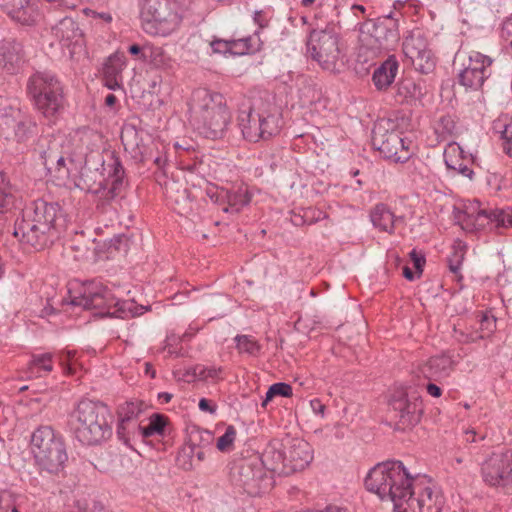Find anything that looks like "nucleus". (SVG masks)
<instances>
[{
  "mask_svg": "<svg viewBox=\"0 0 512 512\" xmlns=\"http://www.w3.org/2000/svg\"><path fill=\"white\" fill-rule=\"evenodd\" d=\"M365 487L394 512H441L445 503L440 487L428 476H410L400 461L377 464L365 478Z\"/></svg>",
  "mask_w": 512,
  "mask_h": 512,
  "instance_id": "1",
  "label": "nucleus"
},
{
  "mask_svg": "<svg viewBox=\"0 0 512 512\" xmlns=\"http://www.w3.org/2000/svg\"><path fill=\"white\" fill-rule=\"evenodd\" d=\"M189 121L204 137L222 138L230 124L231 113L223 95L199 88L193 91L189 101Z\"/></svg>",
  "mask_w": 512,
  "mask_h": 512,
  "instance_id": "2",
  "label": "nucleus"
},
{
  "mask_svg": "<svg viewBox=\"0 0 512 512\" xmlns=\"http://www.w3.org/2000/svg\"><path fill=\"white\" fill-rule=\"evenodd\" d=\"M108 416L109 410L106 405L83 399L69 413L68 426L81 443L97 445L112 434Z\"/></svg>",
  "mask_w": 512,
  "mask_h": 512,
  "instance_id": "3",
  "label": "nucleus"
},
{
  "mask_svg": "<svg viewBox=\"0 0 512 512\" xmlns=\"http://www.w3.org/2000/svg\"><path fill=\"white\" fill-rule=\"evenodd\" d=\"M71 305L81 306L86 310H98L101 316L126 319L143 314L146 309L138 307L133 301H120L112 291L102 284H90L80 296L71 298Z\"/></svg>",
  "mask_w": 512,
  "mask_h": 512,
  "instance_id": "4",
  "label": "nucleus"
},
{
  "mask_svg": "<svg viewBox=\"0 0 512 512\" xmlns=\"http://www.w3.org/2000/svg\"><path fill=\"white\" fill-rule=\"evenodd\" d=\"M307 53L323 70L339 72L345 66L344 46L334 25L310 31Z\"/></svg>",
  "mask_w": 512,
  "mask_h": 512,
  "instance_id": "5",
  "label": "nucleus"
},
{
  "mask_svg": "<svg viewBox=\"0 0 512 512\" xmlns=\"http://www.w3.org/2000/svg\"><path fill=\"white\" fill-rule=\"evenodd\" d=\"M30 450L35 465L49 473H58L68 459L65 444L49 425H40L30 436Z\"/></svg>",
  "mask_w": 512,
  "mask_h": 512,
  "instance_id": "6",
  "label": "nucleus"
},
{
  "mask_svg": "<svg viewBox=\"0 0 512 512\" xmlns=\"http://www.w3.org/2000/svg\"><path fill=\"white\" fill-rule=\"evenodd\" d=\"M399 40L398 24L388 14L377 22L366 21L360 27V52L367 58H375L392 49Z\"/></svg>",
  "mask_w": 512,
  "mask_h": 512,
  "instance_id": "7",
  "label": "nucleus"
},
{
  "mask_svg": "<svg viewBox=\"0 0 512 512\" xmlns=\"http://www.w3.org/2000/svg\"><path fill=\"white\" fill-rule=\"evenodd\" d=\"M141 17L146 33L164 37L174 32L181 23L180 15L169 0H144Z\"/></svg>",
  "mask_w": 512,
  "mask_h": 512,
  "instance_id": "8",
  "label": "nucleus"
},
{
  "mask_svg": "<svg viewBox=\"0 0 512 512\" xmlns=\"http://www.w3.org/2000/svg\"><path fill=\"white\" fill-rule=\"evenodd\" d=\"M230 478L235 486L242 488L251 496L265 493L273 486L272 475L263 469L258 456L234 463L230 470Z\"/></svg>",
  "mask_w": 512,
  "mask_h": 512,
  "instance_id": "9",
  "label": "nucleus"
},
{
  "mask_svg": "<svg viewBox=\"0 0 512 512\" xmlns=\"http://www.w3.org/2000/svg\"><path fill=\"white\" fill-rule=\"evenodd\" d=\"M28 91L44 117L53 118L63 109L62 87L52 75H33L28 83Z\"/></svg>",
  "mask_w": 512,
  "mask_h": 512,
  "instance_id": "10",
  "label": "nucleus"
},
{
  "mask_svg": "<svg viewBox=\"0 0 512 512\" xmlns=\"http://www.w3.org/2000/svg\"><path fill=\"white\" fill-rule=\"evenodd\" d=\"M394 128L391 120L378 121L372 130V144L384 158L403 163L411 156L409 142Z\"/></svg>",
  "mask_w": 512,
  "mask_h": 512,
  "instance_id": "11",
  "label": "nucleus"
},
{
  "mask_svg": "<svg viewBox=\"0 0 512 512\" xmlns=\"http://www.w3.org/2000/svg\"><path fill=\"white\" fill-rule=\"evenodd\" d=\"M390 406L398 419V425L405 430L417 425L423 414V402L415 389H398L390 399Z\"/></svg>",
  "mask_w": 512,
  "mask_h": 512,
  "instance_id": "12",
  "label": "nucleus"
},
{
  "mask_svg": "<svg viewBox=\"0 0 512 512\" xmlns=\"http://www.w3.org/2000/svg\"><path fill=\"white\" fill-rule=\"evenodd\" d=\"M461 214L462 216H458V219L462 224V228L468 231L479 229L488 223H494L496 228L512 225L511 214H507L504 210L487 211L481 209L480 202L477 200L466 206Z\"/></svg>",
  "mask_w": 512,
  "mask_h": 512,
  "instance_id": "13",
  "label": "nucleus"
},
{
  "mask_svg": "<svg viewBox=\"0 0 512 512\" xmlns=\"http://www.w3.org/2000/svg\"><path fill=\"white\" fill-rule=\"evenodd\" d=\"M402 49L405 57L411 61L416 70L429 73L434 69L435 58L420 30H414L405 37Z\"/></svg>",
  "mask_w": 512,
  "mask_h": 512,
  "instance_id": "14",
  "label": "nucleus"
},
{
  "mask_svg": "<svg viewBox=\"0 0 512 512\" xmlns=\"http://www.w3.org/2000/svg\"><path fill=\"white\" fill-rule=\"evenodd\" d=\"M58 43L69 50L70 56L81 52L84 47V33L79 24L70 17L61 19L51 30Z\"/></svg>",
  "mask_w": 512,
  "mask_h": 512,
  "instance_id": "15",
  "label": "nucleus"
},
{
  "mask_svg": "<svg viewBox=\"0 0 512 512\" xmlns=\"http://www.w3.org/2000/svg\"><path fill=\"white\" fill-rule=\"evenodd\" d=\"M164 189L166 198L177 214L187 218L195 215L197 203L185 183L171 179L164 182Z\"/></svg>",
  "mask_w": 512,
  "mask_h": 512,
  "instance_id": "16",
  "label": "nucleus"
},
{
  "mask_svg": "<svg viewBox=\"0 0 512 512\" xmlns=\"http://www.w3.org/2000/svg\"><path fill=\"white\" fill-rule=\"evenodd\" d=\"M26 218H29L38 229L43 230L52 239L57 237L55 221L58 213V206L53 203H47L43 200H37L27 206L22 212Z\"/></svg>",
  "mask_w": 512,
  "mask_h": 512,
  "instance_id": "17",
  "label": "nucleus"
},
{
  "mask_svg": "<svg viewBox=\"0 0 512 512\" xmlns=\"http://www.w3.org/2000/svg\"><path fill=\"white\" fill-rule=\"evenodd\" d=\"M512 454L506 452L494 453L481 466L483 481L490 486L504 485L512 473Z\"/></svg>",
  "mask_w": 512,
  "mask_h": 512,
  "instance_id": "18",
  "label": "nucleus"
},
{
  "mask_svg": "<svg viewBox=\"0 0 512 512\" xmlns=\"http://www.w3.org/2000/svg\"><path fill=\"white\" fill-rule=\"evenodd\" d=\"M13 235L23 245L32 247L35 250H42L54 241L51 236L40 230V228L38 229V226L29 218H26L23 213L21 219H18L15 223Z\"/></svg>",
  "mask_w": 512,
  "mask_h": 512,
  "instance_id": "19",
  "label": "nucleus"
},
{
  "mask_svg": "<svg viewBox=\"0 0 512 512\" xmlns=\"http://www.w3.org/2000/svg\"><path fill=\"white\" fill-rule=\"evenodd\" d=\"M491 63V58L479 52H474L469 56L468 65L459 73L460 84L467 88H480L487 78L486 68L489 67Z\"/></svg>",
  "mask_w": 512,
  "mask_h": 512,
  "instance_id": "20",
  "label": "nucleus"
},
{
  "mask_svg": "<svg viewBox=\"0 0 512 512\" xmlns=\"http://www.w3.org/2000/svg\"><path fill=\"white\" fill-rule=\"evenodd\" d=\"M284 448L288 474L304 470L313 460V450L303 439H287Z\"/></svg>",
  "mask_w": 512,
  "mask_h": 512,
  "instance_id": "21",
  "label": "nucleus"
},
{
  "mask_svg": "<svg viewBox=\"0 0 512 512\" xmlns=\"http://www.w3.org/2000/svg\"><path fill=\"white\" fill-rule=\"evenodd\" d=\"M67 146L69 142L64 135L42 136L33 148V155L46 168Z\"/></svg>",
  "mask_w": 512,
  "mask_h": 512,
  "instance_id": "22",
  "label": "nucleus"
},
{
  "mask_svg": "<svg viewBox=\"0 0 512 512\" xmlns=\"http://www.w3.org/2000/svg\"><path fill=\"white\" fill-rule=\"evenodd\" d=\"M284 447L285 442L272 441L259 457L263 469L269 472L270 475L272 473L288 475L286 448Z\"/></svg>",
  "mask_w": 512,
  "mask_h": 512,
  "instance_id": "23",
  "label": "nucleus"
},
{
  "mask_svg": "<svg viewBox=\"0 0 512 512\" xmlns=\"http://www.w3.org/2000/svg\"><path fill=\"white\" fill-rule=\"evenodd\" d=\"M146 405L142 401L126 402L119 406L117 410L118 427L117 434L120 438L124 439L138 429L136 420L139 415L144 411Z\"/></svg>",
  "mask_w": 512,
  "mask_h": 512,
  "instance_id": "24",
  "label": "nucleus"
},
{
  "mask_svg": "<svg viewBox=\"0 0 512 512\" xmlns=\"http://www.w3.org/2000/svg\"><path fill=\"white\" fill-rule=\"evenodd\" d=\"M24 63L22 45L15 40H3L0 43V68L6 72L16 73Z\"/></svg>",
  "mask_w": 512,
  "mask_h": 512,
  "instance_id": "25",
  "label": "nucleus"
},
{
  "mask_svg": "<svg viewBox=\"0 0 512 512\" xmlns=\"http://www.w3.org/2000/svg\"><path fill=\"white\" fill-rule=\"evenodd\" d=\"M456 362L448 354L433 356L420 368L423 376L429 380H441L447 378L454 370Z\"/></svg>",
  "mask_w": 512,
  "mask_h": 512,
  "instance_id": "26",
  "label": "nucleus"
},
{
  "mask_svg": "<svg viewBox=\"0 0 512 512\" xmlns=\"http://www.w3.org/2000/svg\"><path fill=\"white\" fill-rule=\"evenodd\" d=\"M444 161L448 169L472 179L473 170L469 167L472 159L464 155L463 149L457 143H449L444 150Z\"/></svg>",
  "mask_w": 512,
  "mask_h": 512,
  "instance_id": "27",
  "label": "nucleus"
},
{
  "mask_svg": "<svg viewBox=\"0 0 512 512\" xmlns=\"http://www.w3.org/2000/svg\"><path fill=\"white\" fill-rule=\"evenodd\" d=\"M398 67V62L394 56L385 60L373 72L372 81L375 87L380 91L388 89L397 75Z\"/></svg>",
  "mask_w": 512,
  "mask_h": 512,
  "instance_id": "28",
  "label": "nucleus"
},
{
  "mask_svg": "<svg viewBox=\"0 0 512 512\" xmlns=\"http://www.w3.org/2000/svg\"><path fill=\"white\" fill-rule=\"evenodd\" d=\"M239 127L243 137L250 142L262 140L260 115L254 114L252 110L241 111L238 116Z\"/></svg>",
  "mask_w": 512,
  "mask_h": 512,
  "instance_id": "29",
  "label": "nucleus"
},
{
  "mask_svg": "<svg viewBox=\"0 0 512 512\" xmlns=\"http://www.w3.org/2000/svg\"><path fill=\"white\" fill-rule=\"evenodd\" d=\"M74 140L79 143L77 151H75L74 154L86 156L89 152L99 148L102 136L99 132L91 128L82 127L76 130Z\"/></svg>",
  "mask_w": 512,
  "mask_h": 512,
  "instance_id": "30",
  "label": "nucleus"
},
{
  "mask_svg": "<svg viewBox=\"0 0 512 512\" xmlns=\"http://www.w3.org/2000/svg\"><path fill=\"white\" fill-rule=\"evenodd\" d=\"M251 193L246 186H239L234 190H227L222 210L225 213L237 214L243 207L251 202Z\"/></svg>",
  "mask_w": 512,
  "mask_h": 512,
  "instance_id": "31",
  "label": "nucleus"
},
{
  "mask_svg": "<svg viewBox=\"0 0 512 512\" xmlns=\"http://www.w3.org/2000/svg\"><path fill=\"white\" fill-rule=\"evenodd\" d=\"M74 155V152H71L69 146H67L55 161L45 168L47 173L58 180L68 179L70 176V166L74 163Z\"/></svg>",
  "mask_w": 512,
  "mask_h": 512,
  "instance_id": "32",
  "label": "nucleus"
},
{
  "mask_svg": "<svg viewBox=\"0 0 512 512\" xmlns=\"http://www.w3.org/2000/svg\"><path fill=\"white\" fill-rule=\"evenodd\" d=\"M113 174L110 175L109 182L105 185L99 183V188L94 189L95 193L103 191V195L107 199H113L118 195L123 183L124 169L118 159L112 163Z\"/></svg>",
  "mask_w": 512,
  "mask_h": 512,
  "instance_id": "33",
  "label": "nucleus"
},
{
  "mask_svg": "<svg viewBox=\"0 0 512 512\" xmlns=\"http://www.w3.org/2000/svg\"><path fill=\"white\" fill-rule=\"evenodd\" d=\"M8 13L12 19L23 25H32L37 17V12L29 0H13Z\"/></svg>",
  "mask_w": 512,
  "mask_h": 512,
  "instance_id": "34",
  "label": "nucleus"
},
{
  "mask_svg": "<svg viewBox=\"0 0 512 512\" xmlns=\"http://www.w3.org/2000/svg\"><path fill=\"white\" fill-rule=\"evenodd\" d=\"M298 97L302 107L310 106L321 98V90L311 80L304 76L298 78Z\"/></svg>",
  "mask_w": 512,
  "mask_h": 512,
  "instance_id": "35",
  "label": "nucleus"
},
{
  "mask_svg": "<svg viewBox=\"0 0 512 512\" xmlns=\"http://www.w3.org/2000/svg\"><path fill=\"white\" fill-rule=\"evenodd\" d=\"M373 225L381 231L392 233L395 216L384 204H378L370 214Z\"/></svg>",
  "mask_w": 512,
  "mask_h": 512,
  "instance_id": "36",
  "label": "nucleus"
},
{
  "mask_svg": "<svg viewBox=\"0 0 512 512\" xmlns=\"http://www.w3.org/2000/svg\"><path fill=\"white\" fill-rule=\"evenodd\" d=\"M52 358L51 353L33 355L26 370L28 378L41 377L42 372L50 373L53 370Z\"/></svg>",
  "mask_w": 512,
  "mask_h": 512,
  "instance_id": "37",
  "label": "nucleus"
},
{
  "mask_svg": "<svg viewBox=\"0 0 512 512\" xmlns=\"http://www.w3.org/2000/svg\"><path fill=\"white\" fill-rule=\"evenodd\" d=\"M4 124L14 130L15 137L21 141L25 139L35 124L28 116L21 114L19 110L15 112L13 118L6 117Z\"/></svg>",
  "mask_w": 512,
  "mask_h": 512,
  "instance_id": "38",
  "label": "nucleus"
},
{
  "mask_svg": "<svg viewBox=\"0 0 512 512\" xmlns=\"http://www.w3.org/2000/svg\"><path fill=\"white\" fill-rule=\"evenodd\" d=\"M143 60H149L156 68L168 69L172 66V59L162 47L151 46L146 47V51L142 53Z\"/></svg>",
  "mask_w": 512,
  "mask_h": 512,
  "instance_id": "39",
  "label": "nucleus"
},
{
  "mask_svg": "<svg viewBox=\"0 0 512 512\" xmlns=\"http://www.w3.org/2000/svg\"><path fill=\"white\" fill-rule=\"evenodd\" d=\"M15 201V190L7 176L0 172V213L10 210Z\"/></svg>",
  "mask_w": 512,
  "mask_h": 512,
  "instance_id": "40",
  "label": "nucleus"
},
{
  "mask_svg": "<svg viewBox=\"0 0 512 512\" xmlns=\"http://www.w3.org/2000/svg\"><path fill=\"white\" fill-rule=\"evenodd\" d=\"M510 118L508 115H503L493 122V131L500 135L503 140V150L506 154L510 155L512 151L511 139L512 134L509 135Z\"/></svg>",
  "mask_w": 512,
  "mask_h": 512,
  "instance_id": "41",
  "label": "nucleus"
},
{
  "mask_svg": "<svg viewBox=\"0 0 512 512\" xmlns=\"http://www.w3.org/2000/svg\"><path fill=\"white\" fill-rule=\"evenodd\" d=\"M397 97L400 102L416 99L421 95L420 87L411 79H404L397 84Z\"/></svg>",
  "mask_w": 512,
  "mask_h": 512,
  "instance_id": "42",
  "label": "nucleus"
},
{
  "mask_svg": "<svg viewBox=\"0 0 512 512\" xmlns=\"http://www.w3.org/2000/svg\"><path fill=\"white\" fill-rule=\"evenodd\" d=\"M167 425V418L161 414H153L150 417V422L146 427H138V430L143 438L150 437L154 434L162 435Z\"/></svg>",
  "mask_w": 512,
  "mask_h": 512,
  "instance_id": "43",
  "label": "nucleus"
},
{
  "mask_svg": "<svg viewBox=\"0 0 512 512\" xmlns=\"http://www.w3.org/2000/svg\"><path fill=\"white\" fill-rule=\"evenodd\" d=\"M237 349L240 353H246L251 356H257L260 352V344L249 335H237L235 337Z\"/></svg>",
  "mask_w": 512,
  "mask_h": 512,
  "instance_id": "44",
  "label": "nucleus"
},
{
  "mask_svg": "<svg viewBox=\"0 0 512 512\" xmlns=\"http://www.w3.org/2000/svg\"><path fill=\"white\" fill-rule=\"evenodd\" d=\"M124 66V59L122 56L113 55L108 58L103 68L104 76H112L121 78V73Z\"/></svg>",
  "mask_w": 512,
  "mask_h": 512,
  "instance_id": "45",
  "label": "nucleus"
},
{
  "mask_svg": "<svg viewBox=\"0 0 512 512\" xmlns=\"http://www.w3.org/2000/svg\"><path fill=\"white\" fill-rule=\"evenodd\" d=\"M454 337L459 343L462 344L475 343L478 340L483 339V335L480 334L479 329L465 331L456 327H454Z\"/></svg>",
  "mask_w": 512,
  "mask_h": 512,
  "instance_id": "46",
  "label": "nucleus"
},
{
  "mask_svg": "<svg viewBox=\"0 0 512 512\" xmlns=\"http://www.w3.org/2000/svg\"><path fill=\"white\" fill-rule=\"evenodd\" d=\"M236 438V429L228 426L225 433L217 440V448L222 452L230 451Z\"/></svg>",
  "mask_w": 512,
  "mask_h": 512,
  "instance_id": "47",
  "label": "nucleus"
},
{
  "mask_svg": "<svg viewBox=\"0 0 512 512\" xmlns=\"http://www.w3.org/2000/svg\"><path fill=\"white\" fill-rule=\"evenodd\" d=\"M260 121H261V130L263 131V137L262 140L269 139L272 135L278 133L279 126L277 124V120L274 116H261L260 115Z\"/></svg>",
  "mask_w": 512,
  "mask_h": 512,
  "instance_id": "48",
  "label": "nucleus"
},
{
  "mask_svg": "<svg viewBox=\"0 0 512 512\" xmlns=\"http://www.w3.org/2000/svg\"><path fill=\"white\" fill-rule=\"evenodd\" d=\"M483 339L490 337L496 329V318L488 313H483L480 319V326L478 328Z\"/></svg>",
  "mask_w": 512,
  "mask_h": 512,
  "instance_id": "49",
  "label": "nucleus"
},
{
  "mask_svg": "<svg viewBox=\"0 0 512 512\" xmlns=\"http://www.w3.org/2000/svg\"><path fill=\"white\" fill-rule=\"evenodd\" d=\"M464 245L458 242L453 246L452 256L449 258V268L453 273H457L464 259Z\"/></svg>",
  "mask_w": 512,
  "mask_h": 512,
  "instance_id": "50",
  "label": "nucleus"
},
{
  "mask_svg": "<svg viewBox=\"0 0 512 512\" xmlns=\"http://www.w3.org/2000/svg\"><path fill=\"white\" fill-rule=\"evenodd\" d=\"M250 38H242L238 40H231V54L234 55H245L252 51V46L250 44Z\"/></svg>",
  "mask_w": 512,
  "mask_h": 512,
  "instance_id": "51",
  "label": "nucleus"
},
{
  "mask_svg": "<svg viewBox=\"0 0 512 512\" xmlns=\"http://www.w3.org/2000/svg\"><path fill=\"white\" fill-rule=\"evenodd\" d=\"M207 197L216 204L223 206L225 197H227V189L219 188L214 185L207 186L206 190Z\"/></svg>",
  "mask_w": 512,
  "mask_h": 512,
  "instance_id": "52",
  "label": "nucleus"
},
{
  "mask_svg": "<svg viewBox=\"0 0 512 512\" xmlns=\"http://www.w3.org/2000/svg\"><path fill=\"white\" fill-rule=\"evenodd\" d=\"M221 373L220 368L210 367L206 368L203 366H197L194 368V375L201 380H207L209 378L215 379Z\"/></svg>",
  "mask_w": 512,
  "mask_h": 512,
  "instance_id": "53",
  "label": "nucleus"
},
{
  "mask_svg": "<svg viewBox=\"0 0 512 512\" xmlns=\"http://www.w3.org/2000/svg\"><path fill=\"white\" fill-rule=\"evenodd\" d=\"M271 392H275V396L290 397L292 395V387L287 383H275L271 385Z\"/></svg>",
  "mask_w": 512,
  "mask_h": 512,
  "instance_id": "54",
  "label": "nucleus"
},
{
  "mask_svg": "<svg viewBox=\"0 0 512 512\" xmlns=\"http://www.w3.org/2000/svg\"><path fill=\"white\" fill-rule=\"evenodd\" d=\"M210 46L214 53H231L230 41L214 40L210 43Z\"/></svg>",
  "mask_w": 512,
  "mask_h": 512,
  "instance_id": "55",
  "label": "nucleus"
},
{
  "mask_svg": "<svg viewBox=\"0 0 512 512\" xmlns=\"http://www.w3.org/2000/svg\"><path fill=\"white\" fill-rule=\"evenodd\" d=\"M411 260L414 263V267L417 270L418 275L422 273L423 266L425 264V258L419 254L415 249L410 252Z\"/></svg>",
  "mask_w": 512,
  "mask_h": 512,
  "instance_id": "56",
  "label": "nucleus"
},
{
  "mask_svg": "<svg viewBox=\"0 0 512 512\" xmlns=\"http://www.w3.org/2000/svg\"><path fill=\"white\" fill-rule=\"evenodd\" d=\"M96 503L94 500H88L85 498L78 499L76 501V508L78 512H91L93 504Z\"/></svg>",
  "mask_w": 512,
  "mask_h": 512,
  "instance_id": "57",
  "label": "nucleus"
},
{
  "mask_svg": "<svg viewBox=\"0 0 512 512\" xmlns=\"http://www.w3.org/2000/svg\"><path fill=\"white\" fill-rule=\"evenodd\" d=\"M178 342V338L174 335H170L165 340L164 350L167 351L169 355H178V352L174 349V344Z\"/></svg>",
  "mask_w": 512,
  "mask_h": 512,
  "instance_id": "58",
  "label": "nucleus"
},
{
  "mask_svg": "<svg viewBox=\"0 0 512 512\" xmlns=\"http://www.w3.org/2000/svg\"><path fill=\"white\" fill-rule=\"evenodd\" d=\"M310 406L314 413L324 416L326 406L319 399L311 400Z\"/></svg>",
  "mask_w": 512,
  "mask_h": 512,
  "instance_id": "59",
  "label": "nucleus"
},
{
  "mask_svg": "<svg viewBox=\"0 0 512 512\" xmlns=\"http://www.w3.org/2000/svg\"><path fill=\"white\" fill-rule=\"evenodd\" d=\"M199 409L210 414H214L216 412V406L212 405L211 402L205 398L200 399Z\"/></svg>",
  "mask_w": 512,
  "mask_h": 512,
  "instance_id": "60",
  "label": "nucleus"
},
{
  "mask_svg": "<svg viewBox=\"0 0 512 512\" xmlns=\"http://www.w3.org/2000/svg\"><path fill=\"white\" fill-rule=\"evenodd\" d=\"M105 85L111 89L116 90L120 88V78L119 77H112V76H104Z\"/></svg>",
  "mask_w": 512,
  "mask_h": 512,
  "instance_id": "61",
  "label": "nucleus"
},
{
  "mask_svg": "<svg viewBox=\"0 0 512 512\" xmlns=\"http://www.w3.org/2000/svg\"><path fill=\"white\" fill-rule=\"evenodd\" d=\"M427 393L433 397H440L442 394V390L439 386L433 383H429L426 387Z\"/></svg>",
  "mask_w": 512,
  "mask_h": 512,
  "instance_id": "62",
  "label": "nucleus"
},
{
  "mask_svg": "<svg viewBox=\"0 0 512 512\" xmlns=\"http://www.w3.org/2000/svg\"><path fill=\"white\" fill-rule=\"evenodd\" d=\"M87 15L92 16L93 18H100L105 22H111L112 16L109 13H97L95 11H86Z\"/></svg>",
  "mask_w": 512,
  "mask_h": 512,
  "instance_id": "63",
  "label": "nucleus"
},
{
  "mask_svg": "<svg viewBox=\"0 0 512 512\" xmlns=\"http://www.w3.org/2000/svg\"><path fill=\"white\" fill-rule=\"evenodd\" d=\"M440 123L444 126L448 133H452L455 125L450 117H442Z\"/></svg>",
  "mask_w": 512,
  "mask_h": 512,
  "instance_id": "64",
  "label": "nucleus"
}]
</instances>
